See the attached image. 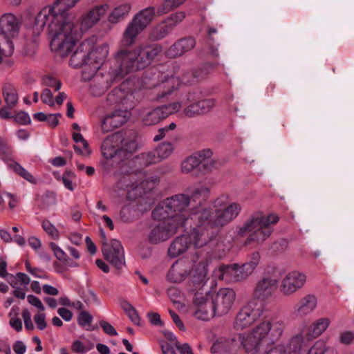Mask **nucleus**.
I'll return each instance as SVG.
<instances>
[{
	"label": "nucleus",
	"mask_w": 354,
	"mask_h": 354,
	"mask_svg": "<svg viewBox=\"0 0 354 354\" xmlns=\"http://www.w3.org/2000/svg\"><path fill=\"white\" fill-rule=\"evenodd\" d=\"M89 51V42L84 41L80 44L75 51L72 54L69 64L75 68H78L84 64H88V53Z\"/></svg>",
	"instance_id": "b1692460"
},
{
	"label": "nucleus",
	"mask_w": 354,
	"mask_h": 354,
	"mask_svg": "<svg viewBox=\"0 0 354 354\" xmlns=\"http://www.w3.org/2000/svg\"><path fill=\"white\" fill-rule=\"evenodd\" d=\"M161 51L162 48L157 44L140 45L132 50H120L115 55L118 75L124 77L130 73L145 68Z\"/></svg>",
	"instance_id": "39448f33"
},
{
	"label": "nucleus",
	"mask_w": 354,
	"mask_h": 354,
	"mask_svg": "<svg viewBox=\"0 0 354 354\" xmlns=\"http://www.w3.org/2000/svg\"><path fill=\"white\" fill-rule=\"evenodd\" d=\"M178 108H183V113L187 117L201 115L198 102L194 93H188L181 97Z\"/></svg>",
	"instance_id": "393cba45"
},
{
	"label": "nucleus",
	"mask_w": 354,
	"mask_h": 354,
	"mask_svg": "<svg viewBox=\"0 0 354 354\" xmlns=\"http://www.w3.org/2000/svg\"><path fill=\"white\" fill-rule=\"evenodd\" d=\"M235 299V291L229 288H221L217 292L198 291L194 300V316L198 319L208 321L215 316L226 315L232 309Z\"/></svg>",
	"instance_id": "20e7f679"
},
{
	"label": "nucleus",
	"mask_w": 354,
	"mask_h": 354,
	"mask_svg": "<svg viewBox=\"0 0 354 354\" xmlns=\"http://www.w3.org/2000/svg\"><path fill=\"white\" fill-rule=\"evenodd\" d=\"M148 318L152 325L160 326L163 325V322L160 319V315L157 313H149Z\"/></svg>",
	"instance_id": "338daca9"
},
{
	"label": "nucleus",
	"mask_w": 354,
	"mask_h": 354,
	"mask_svg": "<svg viewBox=\"0 0 354 354\" xmlns=\"http://www.w3.org/2000/svg\"><path fill=\"white\" fill-rule=\"evenodd\" d=\"M128 119V112L122 110H115L107 115L103 120L101 127L104 132H109L120 127Z\"/></svg>",
	"instance_id": "aec40b11"
},
{
	"label": "nucleus",
	"mask_w": 354,
	"mask_h": 354,
	"mask_svg": "<svg viewBox=\"0 0 354 354\" xmlns=\"http://www.w3.org/2000/svg\"><path fill=\"white\" fill-rule=\"evenodd\" d=\"M266 311V305L256 300L248 301L237 313L234 322V327L242 330L251 326Z\"/></svg>",
	"instance_id": "6e6552de"
},
{
	"label": "nucleus",
	"mask_w": 354,
	"mask_h": 354,
	"mask_svg": "<svg viewBox=\"0 0 354 354\" xmlns=\"http://www.w3.org/2000/svg\"><path fill=\"white\" fill-rule=\"evenodd\" d=\"M108 8L107 4L96 6L83 18L82 26L87 29L94 26L105 15Z\"/></svg>",
	"instance_id": "cd10ccee"
},
{
	"label": "nucleus",
	"mask_w": 354,
	"mask_h": 354,
	"mask_svg": "<svg viewBox=\"0 0 354 354\" xmlns=\"http://www.w3.org/2000/svg\"><path fill=\"white\" fill-rule=\"evenodd\" d=\"M330 324L329 318L321 317L313 322L309 326H304L301 329L307 339L313 341L321 336L328 329Z\"/></svg>",
	"instance_id": "412c9836"
},
{
	"label": "nucleus",
	"mask_w": 354,
	"mask_h": 354,
	"mask_svg": "<svg viewBox=\"0 0 354 354\" xmlns=\"http://www.w3.org/2000/svg\"><path fill=\"white\" fill-rule=\"evenodd\" d=\"M89 350L81 341L75 340L71 344V351L75 353L84 354Z\"/></svg>",
	"instance_id": "13d9d810"
},
{
	"label": "nucleus",
	"mask_w": 354,
	"mask_h": 354,
	"mask_svg": "<svg viewBox=\"0 0 354 354\" xmlns=\"http://www.w3.org/2000/svg\"><path fill=\"white\" fill-rule=\"evenodd\" d=\"M121 94V91L118 89H114L111 91L107 95L106 100L110 104H113L119 102L121 100V97L118 95Z\"/></svg>",
	"instance_id": "e2e57ef3"
},
{
	"label": "nucleus",
	"mask_w": 354,
	"mask_h": 354,
	"mask_svg": "<svg viewBox=\"0 0 354 354\" xmlns=\"http://www.w3.org/2000/svg\"><path fill=\"white\" fill-rule=\"evenodd\" d=\"M307 276L304 272L292 270L281 279L280 291L285 296H290L301 289L306 283Z\"/></svg>",
	"instance_id": "f8f14e48"
},
{
	"label": "nucleus",
	"mask_w": 354,
	"mask_h": 354,
	"mask_svg": "<svg viewBox=\"0 0 354 354\" xmlns=\"http://www.w3.org/2000/svg\"><path fill=\"white\" fill-rule=\"evenodd\" d=\"M209 196V189L201 186L187 189L178 194V229L180 222L183 227L191 225L192 220H198L201 225L211 227H223L234 220L242 210V206L237 202H230L227 196H221L214 201L212 207L201 211L196 209L205 203Z\"/></svg>",
	"instance_id": "f257e3e1"
},
{
	"label": "nucleus",
	"mask_w": 354,
	"mask_h": 354,
	"mask_svg": "<svg viewBox=\"0 0 354 354\" xmlns=\"http://www.w3.org/2000/svg\"><path fill=\"white\" fill-rule=\"evenodd\" d=\"M9 167L21 178H24L32 184H36L37 180L35 178L18 162H14L10 163L9 164Z\"/></svg>",
	"instance_id": "e433bc0d"
},
{
	"label": "nucleus",
	"mask_w": 354,
	"mask_h": 354,
	"mask_svg": "<svg viewBox=\"0 0 354 354\" xmlns=\"http://www.w3.org/2000/svg\"><path fill=\"white\" fill-rule=\"evenodd\" d=\"M100 234L102 245V252L104 259L116 269L120 270L125 263L124 250L121 243L116 239H113L108 243L102 228L100 230Z\"/></svg>",
	"instance_id": "1a4fd4ad"
},
{
	"label": "nucleus",
	"mask_w": 354,
	"mask_h": 354,
	"mask_svg": "<svg viewBox=\"0 0 354 354\" xmlns=\"http://www.w3.org/2000/svg\"><path fill=\"white\" fill-rule=\"evenodd\" d=\"M42 84L54 88L55 91H59L62 86L61 82L52 76L44 77L42 78Z\"/></svg>",
	"instance_id": "3c124183"
},
{
	"label": "nucleus",
	"mask_w": 354,
	"mask_h": 354,
	"mask_svg": "<svg viewBox=\"0 0 354 354\" xmlns=\"http://www.w3.org/2000/svg\"><path fill=\"white\" fill-rule=\"evenodd\" d=\"M57 203L56 195L53 192H45L39 199H38V205L41 209H48L55 205Z\"/></svg>",
	"instance_id": "72a5a7b5"
},
{
	"label": "nucleus",
	"mask_w": 354,
	"mask_h": 354,
	"mask_svg": "<svg viewBox=\"0 0 354 354\" xmlns=\"http://www.w3.org/2000/svg\"><path fill=\"white\" fill-rule=\"evenodd\" d=\"M3 93L8 106L10 107L15 106L18 101V95L15 88L8 85L3 87Z\"/></svg>",
	"instance_id": "4c0bfd02"
},
{
	"label": "nucleus",
	"mask_w": 354,
	"mask_h": 354,
	"mask_svg": "<svg viewBox=\"0 0 354 354\" xmlns=\"http://www.w3.org/2000/svg\"><path fill=\"white\" fill-rule=\"evenodd\" d=\"M21 25V20L12 13H6L0 18V35L9 41L17 37Z\"/></svg>",
	"instance_id": "2eb2a0df"
},
{
	"label": "nucleus",
	"mask_w": 354,
	"mask_h": 354,
	"mask_svg": "<svg viewBox=\"0 0 354 354\" xmlns=\"http://www.w3.org/2000/svg\"><path fill=\"white\" fill-rule=\"evenodd\" d=\"M131 8V5L127 3L116 7L109 15V21L111 23H118L128 15Z\"/></svg>",
	"instance_id": "2f4dec72"
},
{
	"label": "nucleus",
	"mask_w": 354,
	"mask_h": 354,
	"mask_svg": "<svg viewBox=\"0 0 354 354\" xmlns=\"http://www.w3.org/2000/svg\"><path fill=\"white\" fill-rule=\"evenodd\" d=\"M201 166L197 162L196 158L192 154L185 159L181 163V170L183 173L188 174Z\"/></svg>",
	"instance_id": "79ce46f5"
},
{
	"label": "nucleus",
	"mask_w": 354,
	"mask_h": 354,
	"mask_svg": "<svg viewBox=\"0 0 354 354\" xmlns=\"http://www.w3.org/2000/svg\"><path fill=\"white\" fill-rule=\"evenodd\" d=\"M14 50L13 41L6 40L2 35H0V64L3 62V57H10Z\"/></svg>",
	"instance_id": "f704fd0d"
},
{
	"label": "nucleus",
	"mask_w": 354,
	"mask_h": 354,
	"mask_svg": "<svg viewBox=\"0 0 354 354\" xmlns=\"http://www.w3.org/2000/svg\"><path fill=\"white\" fill-rule=\"evenodd\" d=\"M215 66L213 64H207L202 68L199 70H196L193 73V78L190 80H185L184 78L183 81L185 83L193 84L198 82L199 80L205 78L207 73H209L208 68H214Z\"/></svg>",
	"instance_id": "a19ab883"
},
{
	"label": "nucleus",
	"mask_w": 354,
	"mask_h": 354,
	"mask_svg": "<svg viewBox=\"0 0 354 354\" xmlns=\"http://www.w3.org/2000/svg\"><path fill=\"white\" fill-rule=\"evenodd\" d=\"M74 176V174L70 171H65L62 176V182L65 187L71 191L74 189V186L73 185V178Z\"/></svg>",
	"instance_id": "4d7b16f0"
},
{
	"label": "nucleus",
	"mask_w": 354,
	"mask_h": 354,
	"mask_svg": "<svg viewBox=\"0 0 354 354\" xmlns=\"http://www.w3.org/2000/svg\"><path fill=\"white\" fill-rule=\"evenodd\" d=\"M307 354H336L335 350L324 339H318L310 348Z\"/></svg>",
	"instance_id": "7c9ffc66"
},
{
	"label": "nucleus",
	"mask_w": 354,
	"mask_h": 354,
	"mask_svg": "<svg viewBox=\"0 0 354 354\" xmlns=\"http://www.w3.org/2000/svg\"><path fill=\"white\" fill-rule=\"evenodd\" d=\"M284 320L279 317H268L258 323L243 338L242 344L252 354H283L275 344L283 337Z\"/></svg>",
	"instance_id": "7ed1b4c3"
},
{
	"label": "nucleus",
	"mask_w": 354,
	"mask_h": 354,
	"mask_svg": "<svg viewBox=\"0 0 354 354\" xmlns=\"http://www.w3.org/2000/svg\"><path fill=\"white\" fill-rule=\"evenodd\" d=\"M62 116L61 113L48 114L47 115V119L46 121L48 122L49 126L53 128L57 127L59 124V118Z\"/></svg>",
	"instance_id": "69168bd1"
},
{
	"label": "nucleus",
	"mask_w": 354,
	"mask_h": 354,
	"mask_svg": "<svg viewBox=\"0 0 354 354\" xmlns=\"http://www.w3.org/2000/svg\"><path fill=\"white\" fill-rule=\"evenodd\" d=\"M142 187L139 185H132L131 189L128 190L127 197L129 200L134 201L129 204L124 205L120 210V218L124 223H129L135 218H138L140 215L146 211V208H142L139 203H140L142 198H138L140 196Z\"/></svg>",
	"instance_id": "9d476101"
},
{
	"label": "nucleus",
	"mask_w": 354,
	"mask_h": 354,
	"mask_svg": "<svg viewBox=\"0 0 354 354\" xmlns=\"http://www.w3.org/2000/svg\"><path fill=\"white\" fill-rule=\"evenodd\" d=\"M177 265V261H176L170 267L165 275L166 282L176 286L177 283V270L176 266Z\"/></svg>",
	"instance_id": "603ef678"
},
{
	"label": "nucleus",
	"mask_w": 354,
	"mask_h": 354,
	"mask_svg": "<svg viewBox=\"0 0 354 354\" xmlns=\"http://www.w3.org/2000/svg\"><path fill=\"white\" fill-rule=\"evenodd\" d=\"M197 102L201 114L210 111L216 104L214 99H205Z\"/></svg>",
	"instance_id": "8fccbe9b"
},
{
	"label": "nucleus",
	"mask_w": 354,
	"mask_h": 354,
	"mask_svg": "<svg viewBox=\"0 0 354 354\" xmlns=\"http://www.w3.org/2000/svg\"><path fill=\"white\" fill-rule=\"evenodd\" d=\"M57 313L59 316H61L62 318L66 322H68L72 319L73 313L71 310L66 308H59L57 310Z\"/></svg>",
	"instance_id": "774afa93"
},
{
	"label": "nucleus",
	"mask_w": 354,
	"mask_h": 354,
	"mask_svg": "<svg viewBox=\"0 0 354 354\" xmlns=\"http://www.w3.org/2000/svg\"><path fill=\"white\" fill-rule=\"evenodd\" d=\"M140 158L142 163L146 166L156 164L162 160L156 148L152 151L141 153Z\"/></svg>",
	"instance_id": "58836bf2"
},
{
	"label": "nucleus",
	"mask_w": 354,
	"mask_h": 354,
	"mask_svg": "<svg viewBox=\"0 0 354 354\" xmlns=\"http://www.w3.org/2000/svg\"><path fill=\"white\" fill-rule=\"evenodd\" d=\"M196 42L192 37H186L178 41V52L180 50V55H183L186 52L192 50L195 46Z\"/></svg>",
	"instance_id": "37998d69"
},
{
	"label": "nucleus",
	"mask_w": 354,
	"mask_h": 354,
	"mask_svg": "<svg viewBox=\"0 0 354 354\" xmlns=\"http://www.w3.org/2000/svg\"><path fill=\"white\" fill-rule=\"evenodd\" d=\"M208 263L206 261L200 262L193 271V283L195 284H203L207 281L208 272Z\"/></svg>",
	"instance_id": "c85d7f7f"
},
{
	"label": "nucleus",
	"mask_w": 354,
	"mask_h": 354,
	"mask_svg": "<svg viewBox=\"0 0 354 354\" xmlns=\"http://www.w3.org/2000/svg\"><path fill=\"white\" fill-rule=\"evenodd\" d=\"M79 0H56L53 6L45 7L35 17L34 27L43 30L48 24L51 37L50 48L60 56H67L78 41L74 25L65 17V12Z\"/></svg>",
	"instance_id": "f03ea898"
},
{
	"label": "nucleus",
	"mask_w": 354,
	"mask_h": 354,
	"mask_svg": "<svg viewBox=\"0 0 354 354\" xmlns=\"http://www.w3.org/2000/svg\"><path fill=\"white\" fill-rule=\"evenodd\" d=\"M177 6V0H165L162 6L157 10L158 15H163L174 9Z\"/></svg>",
	"instance_id": "864d4df0"
},
{
	"label": "nucleus",
	"mask_w": 354,
	"mask_h": 354,
	"mask_svg": "<svg viewBox=\"0 0 354 354\" xmlns=\"http://www.w3.org/2000/svg\"><path fill=\"white\" fill-rule=\"evenodd\" d=\"M279 221L275 214L268 216L261 212L252 214L239 227L238 233L244 236L249 234L246 243H263L273 232V225Z\"/></svg>",
	"instance_id": "423d86ee"
},
{
	"label": "nucleus",
	"mask_w": 354,
	"mask_h": 354,
	"mask_svg": "<svg viewBox=\"0 0 354 354\" xmlns=\"http://www.w3.org/2000/svg\"><path fill=\"white\" fill-rule=\"evenodd\" d=\"M177 232V223L175 221H160L150 232L149 240L151 243L157 244L169 239Z\"/></svg>",
	"instance_id": "dca6fc26"
},
{
	"label": "nucleus",
	"mask_w": 354,
	"mask_h": 354,
	"mask_svg": "<svg viewBox=\"0 0 354 354\" xmlns=\"http://www.w3.org/2000/svg\"><path fill=\"white\" fill-rule=\"evenodd\" d=\"M310 342V339H307L304 332L301 329L288 340L286 345H278V346L282 348L283 354H300L308 347Z\"/></svg>",
	"instance_id": "f3484780"
},
{
	"label": "nucleus",
	"mask_w": 354,
	"mask_h": 354,
	"mask_svg": "<svg viewBox=\"0 0 354 354\" xmlns=\"http://www.w3.org/2000/svg\"><path fill=\"white\" fill-rule=\"evenodd\" d=\"M120 149L124 152V154H122V159L124 160V159L129 158V157L136 151V145L133 141H127L122 139V136L120 135Z\"/></svg>",
	"instance_id": "ea45409f"
},
{
	"label": "nucleus",
	"mask_w": 354,
	"mask_h": 354,
	"mask_svg": "<svg viewBox=\"0 0 354 354\" xmlns=\"http://www.w3.org/2000/svg\"><path fill=\"white\" fill-rule=\"evenodd\" d=\"M34 321L37 325V327L39 330H44L46 326V322L45 319V315L43 313H37L34 316Z\"/></svg>",
	"instance_id": "0e129e2a"
},
{
	"label": "nucleus",
	"mask_w": 354,
	"mask_h": 354,
	"mask_svg": "<svg viewBox=\"0 0 354 354\" xmlns=\"http://www.w3.org/2000/svg\"><path fill=\"white\" fill-rule=\"evenodd\" d=\"M27 300L30 305L36 307L38 310L41 311H44L45 310V308L43 304L41 303V300L36 296L29 295L27 296Z\"/></svg>",
	"instance_id": "680f3d73"
},
{
	"label": "nucleus",
	"mask_w": 354,
	"mask_h": 354,
	"mask_svg": "<svg viewBox=\"0 0 354 354\" xmlns=\"http://www.w3.org/2000/svg\"><path fill=\"white\" fill-rule=\"evenodd\" d=\"M73 139L75 142H80L82 145L83 149H80L77 145H74L73 148L75 151L84 156L90 155L91 151L88 147V142L83 138L82 135L79 132H74L73 133Z\"/></svg>",
	"instance_id": "c9c22d12"
},
{
	"label": "nucleus",
	"mask_w": 354,
	"mask_h": 354,
	"mask_svg": "<svg viewBox=\"0 0 354 354\" xmlns=\"http://www.w3.org/2000/svg\"><path fill=\"white\" fill-rule=\"evenodd\" d=\"M201 166L199 170L203 173L209 172L218 167V162L216 160L212 158L213 151L209 149L200 150L193 154Z\"/></svg>",
	"instance_id": "4be33fe9"
},
{
	"label": "nucleus",
	"mask_w": 354,
	"mask_h": 354,
	"mask_svg": "<svg viewBox=\"0 0 354 354\" xmlns=\"http://www.w3.org/2000/svg\"><path fill=\"white\" fill-rule=\"evenodd\" d=\"M99 324L106 334L111 336H116L118 335L115 328L106 321L101 320Z\"/></svg>",
	"instance_id": "052dcab7"
},
{
	"label": "nucleus",
	"mask_w": 354,
	"mask_h": 354,
	"mask_svg": "<svg viewBox=\"0 0 354 354\" xmlns=\"http://www.w3.org/2000/svg\"><path fill=\"white\" fill-rule=\"evenodd\" d=\"M156 149L162 160H165L172 153L174 149L171 142H164L159 145Z\"/></svg>",
	"instance_id": "c03bdc74"
},
{
	"label": "nucleus",
	"mask_w": 354,
	"mask_h": 354,
	"mask_svg": "<svg viewBox=\"0 0 354 354\" xmlns=\"http://www.w3.org/2000/svg\"><path fill=\"white\" fill-rule=\"evenodd\" d=\"M260 261V254L259 252H255L251 254L250 259L243 264L245 266V267L248 269V270L250 272L253 273L256 268H257V266H259Z\"/></svg>",
	"instance_id": "49530a36"
},
{
	"label": "nucleus",
	"mask_w": 354,
	"mask_h": 354,
	"mask_svg": "<svg viewBox=\"0 0 354 354\" xmlns=\"http://www.w3.org/2000/svg\"><path fill=\"white\" fill-rule=\"evenodd\" d=\"M209 247L212 248L215 257L222 258L229 250V247L224 243L223 238L214 237L209 241Z\"/></svg>",
	"instance_id": "c756f323"
},
{
	"label": "nucleus",
	"mask_w": 354,
	"mask_h": 354,
	"mask_svg": "<svg viewBox=\"0 0 354 354\" xmlns=\"http://www.w3.org/2000/svg\"><path fill=\"white\" fill-rule=\"evenodd\" d=\"M93 321V317L87 311H82L77 318L78 324L82 327L89 326Z\"/></svg>",
	"instance_id": "5fc2aeb1"
},
{
	"label": "nucleus",
	"mask_w": 354,
	"mask_h": 354,
	"mask_svg": "<svg viewBox=\"0 0 354 354\" xmlns=\"http://www.w3.org/2000/svg\"><path fill=\"white\" fill-rule=\"evenodd\" d=\"M213 275L215 278L224 281L226 283L238 282L234 263L222 265L216 268L213 272Z\"/></svg>",
	"instance_id": "a878e982"
},
{
	"label": "nucleus",
	"mask_w": 354,
	"mask_h": 354,
	"mask_svg": "<svg viewBox=\"0 0 354 354\" xmlns=\"http://www.w3.org/2000/svg\"><path fill=\"white\" fill-rule=\"evenodd\" d=\"M177 196L174 195L160 202L152 212L155 220L177 223Z\"/></svg>",
	"instance_id": "ddd939ff"
},
{
	"label": "nucleus",
	"mask_w": 354,
	"mask_h": 354,
	"mask_svg": "<svg viewBox=\"0 0 354 354\" xmlns=\"http://www.w3.org/2000/svg\"><path fill=\"white\" fill-rule=\"evenodd\" d=\"M50 247L53 251L55 257L60 261H62L65 266L68 267H77L78 264L74 261L71 260L68 257L66 252L61 249L55 243L51 242Z\"/></svg>",
	"instance_id": "473e14b6"
},
{
	"label": "nucleus",
	"mask_w": 354,
	"mask_h": 354,
	"mask_svg": "<svg viewBox=\"0 0 354 354\" xmlns=\"http://www.w3.org/2000/svg\"><path fill=\"white\" fill-rule=\"evenodd\" d=\"M234 265L236 266L238 282L246 280L250 275L252 274V273L248 270V269L243 263L241 265L234 263Z\"/></svg>",
	"instance_id": "de8ad7c7"
},
{
	"label": "nucleus",
	"mask_w": 354,
	"mask_h": 354,
	"mask_svg": "<svg viewBox=\"0 0 354 354\" xmlns=\"http://www.w3.org/2000/svg\"><path fill=\"white\" fill-rule=\"evenodd\" d=\"M109 54V49L106 45H100L95 47L93 49H91L89 47V51L88 53V65H95V69H99L100 66L106 59Z\"/></svg>",
	"instance_id": "bb28decb"
},
{
	"label": "nucleus",
	"mask_w": 354,
	"mask_h": 354,
	"mask_svg": "<svg viewBox=\"0 0 354 354\" xmlns=\"http://www.w3.org/2000/svg\"><path fill=\"white\" fill-rule=\"evenodd\" d=\"M338 342L346 346L354 344V332L351 330L341 331L338 335Z\"/></svg>",
	"instance_id": "a18cd8bd"
},
{
	"label": "nucleus",
	"mask_w": 354,
	"mask_h": 354,
	"mask_svg": "<svg viewBox=\"0 0 354 354\" xmlns=\"http://www.w3.org/2000/svg\"><path fill=\"white\" fill-rule=\"evenodd\" d=\"M41 100L44 104H46L50 106H53L55 104L53 95L48 88L43 90L41 94Z\"/></svg>",
	"instance_id": "6e6d98bb"
},
{
	"label": "nucleus",
	"mask_w": 354,
	"mask_h": 354,
	"mask_svg": "<svg viewBox=\"0 0 354 354\" xmlns=\"http://www.w3.org/2000/svg\"><path fill=\"white\" fill-rule=\"evenodd\" d=\"M176 103L174 102L168 105L157 107L149 112L143 120L147 125H154L166 118L169 115L176 112Z\"/></svg>",
	"instance_id": "6ab92c4d"
},
{
	"label": "nucleus",
	"mask_w": 354,
	"mask_h": 354,
	"mask_svg": "<svg viewBox=\"0 0 354 354\" xmlns=\"http://www.w3.org/2000/svg\"><path fill=\"white\" fill-rule=\"evenodd\" d=\"M201 225L197 227L190 229L186 228L185 234H183L178 236V244H180L182 247H178V254L185 251L191 244H193L194 247H202L207 243L206 235L201 228Z\"/></svg>",
	"instance_id": "4468645a"
},
{
	"label": "nucleus",
	"mask_w": 354,
	"mask_h": 354,
	"mask_svg": "<svg viewBox=\"0 0 354 354\" xmlns=\"http://www.w3.org/2000/svg\"><path fill=\"white\" fill-rule=\"evenodd\" d=\"M42 227L44 230L53 239H59V232L58 230L48 220H44L42 222Z\"/></svg>",
	"instance_id": "09e8293b"
},
{
	"label": "nucleus",
	"mask_w": 354,
	"mask_h": 354,
	"mask_svg": "<svg viewBox=\"0 0 354 354\" xmlns=\"http://www.w3.org/2000/svg\"><path fill=\"white\" fill-rule=\"evenodd\" d=\"M14 119L17 123L20 124L26 125L30 124L31 122L29 115L24 111H20L17 113L14 117Z\"/></svg>",
	"instance_id": "bf43d9fd"
},
{
	"label": "nucleus",
	"mask_w": 354,
	"mask_h": 354,
	"mask_svg": "<svg viewBox=\"0 0 354 354\" xmlns=\"http://www.w3.org/2000/svg\"><path fill=\"white\" fill-rule=\"evenodd\" d=\"M120 140V134L114 133L107 137L102 144V153L104 157L109 159H117V161H122V154L124 151L121 150L120 146L115 145Z\"/></svg>",
	"instance_id": "a211bd4d"
},
{
	"label": "nucleus",
	"mask_w": 354,
	"mask_h": 354,
	"mask_svg": "<svg viewBox=\"0 0 354 354\" xmlns=\"http://www.w3.org/2000/svg\"><path fill=\"white\" fill-rule=\"evenodd\" d=\"M278 281L270 276H264L260 278L254 287L252 291V299L263 303L272 297L277 290Z\"/></svg>",
	"instance_id": "9b49d317"
},
{
	"label": "nucleus",
	"mask_w": 354,
	"mask_h": 354,
	"mask_svg": "<svg viewBox=\"0 0 354 354\" xmlns=\"http://www.w3.org/2000/svg\"><path fill=\"white\" fill-rule=\"evenodd\" d=\"M317 306V299L314 295L303 297L295 306V313L298 316H306L312 313Z\"/></svg>",
	"instance_id": "5701e85b"
},
{
	"label": "nucleus",
	"mask_w": 354,
	"mask_h": 354,
	"mask_svg": "<svg viewBox=\"0 0 354 354\" xmlns=\"http://www.w3.org/2000/svg\"><path fill=\"white\" fill-rule=\"evenodd\" d=\"M154 15V7H148L137 14L123 33L122 45L124 47L132 46L137 36L151 23Z\"/></svg>",
	"instance_id": "0eeeda50"
}]
</instances>
